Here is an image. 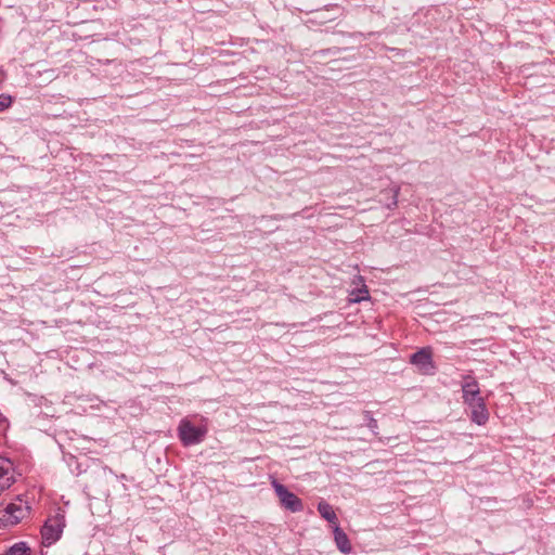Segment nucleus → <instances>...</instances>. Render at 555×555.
I'll return each instance as SVG.
<instances>
[{
    "mask_svg": "<svg viewBox=\"0 0 555 555\" xmlns=\"http://www.w3.org/2000/svg\"><path fill=\"white\" fill-rule=\"evenodd\" d=\"M367 426L370 427V429H371L373 433H375V430H376V429H377V427H378V426H377V421H376L375 418H373V417H371V416H370V417H369V424H367Z\"/></svg>",
    "mask_w": 555,
    "mask_h": 555,
    "instance_id": "14",
    "label": "nucleus"
},
{
    "mask_svg": "<svg viewBox=\"0 0 555 555\" xmlns=\"http://www.w3.org/2000/svg\"><path fill=\"white\" fill-rule=\"evenodd\" d=\"M360 283H363L362 276H357ZM350 301L352 302H360L362 300L369 299V291L364 284L360 288L353 289L350 293Z\"/></svg>",
    "mask_w": 555,
    "mask_h": 555,
    "instance_id": "11",
    "label": "nucleus"
},
{
    "mask_svg": "<svg viewBox=\"0 0 555 555\" xmlns=\"http://www.w3.org/2000/svg\"><path fill=\"white\" fill-rule=\"evenodd\" d=\"M462 398L463 402L468 405L470 403L476 402L477 400H482L483 398L480 396V388L478 382L473 376H465L462 383Z\"/></svg>",
    "mask_w": 555,
    "mask_h": 555,
    "instance_id": "6",
    "label": "nucleus"
},
{
    "mask_svg": "<svg viewBox=\"0 0 555 555\" xmlns=\"http://www.w3.org/2000/svg\"><path fill=\"white\" fill-rule=\"evenodd\" d=\"M7 555H30V548L25 542H18L8 550Z\"/></svg>",
    "mask_w": 555,
    "mask_h": 555,
    "instance_id": "12",
    "label": "nucleus"
},
{
    "mask_svg": "<svg viewBox=\"0 0 555 555\" xmlns=\"http://www.w3.org/2000/svg\"><path fill=\"white\" fill-rule=\"evenodd\" d=\"M470 410V420L475 424L482 426L485 425L489 420V412L486 406L485 399L477 400L474 403H470L467 405Z\"/></svg>",
    "mask_w": 555,
    "mask_h": 555,
    "instance_id": "8",
    "label": "nucleus"
},
{
    "mask_svg": "<svg viewBox=\"0 0 555 555\" xmlns=\"http://www.w3.org/2000/svg\"><path fill=\"white\" fill-rule=\"evenodd\" d=\"M12 104V98L10 95H0V112L7 109Z\"/></svg>",
    "mask_w": 555,
    "mask_h": 555,
    "instance_id": "13",
    "label": "nucleus"
},
{
    "mask_svg": "<svg viewBox=\"0 0 555 555\" xmlns=\"http://www.w3.org/2000/svg\"><path fill=\"white\" fill-rule=\"evenodd\" d=\"M64 521L61 517H53L46 521L41 529L42 541L46 545L56 542L63 531Z\"/></svg>",
    "mask_w": 555,
    "mask_h": 555,
    "instance_id": "5",
    "label": "nucleus"
},
{
    "mask_svg": "<svg viewBox=\"0 0 555 555\" xmlns=\"http://www.w3.org/2000/svg\"><path fill=\"white\" fill-rule=\"evenodd\" d=\"M333 533L337 548L345 555L350 554L352 552L350 540L344 530L339 527V525H335L333 527Z\"/></svg>",
    "mask_w": 555,
    "mask_h": 555,
    "instance_id": "9",
    "label": "nucleus"
},
{
    "mask_svg": "<svg viewBox=\"0 0 555 555\" xmlns=\"http://www.w3.org/2000/svg\"><path fill=\"white\" fill-rule=\"evenodd\" d=\"M410 363L423 375H434L436 366L433 361V352L429 347H424L410 357Z\"/></svg>",
    "mask_w": 555,
    "mask_h": 555,
    "instance_id": "4",
    "label": "nucleus"
},
{
    "mask_svg": "<svg viewBox=\"0 0 555 555\" xmlns=\"http://www.w3.org/2000/svg\"><path fill=\"white\" fill-rule=\"evenodd\" d=\"M178 434L184 446H192L205 439L206 429L193 425L189 420H182L178 427Z\"/></svg>",
    "mask_w": 555,
    "mask_h": 555,
    "instance_id": "2",
    "label": "nucleus"
},
{
    "mask_svg": "<svg viewBox=\"0 0 555 555\" xmlns=\"http://www.w3.org/2000/svg\"><path fill=\"white\" fill-rule=\"evenodd\" d=\"M30 506L27 501L17 498L5 507L0 508V527L14 526L29 515Z\"/></svg>",
    "mask_w": 555,
    "mask_h": 555,
    "instance_id": "1",
    "label": "nucleus"
},
{
    "mask_svg": "<svg viewBox=\"0 0 555 555\" xmlns=\"http://www.w3.org/2000/svg\"><path fill=\"white\" fill-rule=\"evenodd\" d=\"M318 512L325 520H327L330 524H332L333 527L335 525H338V518L336 516V513L333 509L332 505H330L327 502H325V501L319 502Z\"/></svg>",
    "mask_w": 555,
    "mask_h": 555,
    "instance_id": "10",
    "label": "nucleus"
},
{
    "mask_svg": "<svg viewBox=\"0 0 555 555\" xmlns=\"http://www.w3.org/2000/svg\"><path fill=\"white\" fill-rule=\"evenodd\" d=\"M398 193H399V190H395L393 192V202H392V205L396 206L397 205V197H398Z\"/></svg>",
    "mask_w": 555,
    "mask_h": 555,
    "instance_id": "15",
    "label": "nucleus"
},
{
    "mask_svg": "<svg viewBox=\"0 0 555 555\" xmlns=\"http://www.w3.org/2000/svg\"><path fill=\"white\" fill-rule=\"evenodd\" d=\"M15 469L13 463L0 457V495L15 482Z\"/></svg>",
    "mask_w": 555,
    "mask_h": 555,
    "instance_id": "7",
    "label": "nucleus"
},
{
    "mask_svg": "<svg viewBox=\"0 0 555 555\" xmlns=\"http://www.w3.org/2000/svg\"><path fill=\"white\" fill-rule=\"evenodd\" d=\"M271 485H272V487L280 500V503L283 507H285L286 509H288L293 513L302 511L304 504H302L301 500L296 494L288 491V489L284 485L278 482L275 479L272 480Z\"/></svg>",
    "mask_w": 555,
    "mask_h": 555,
    "instance_id": "3",
    "label": "nucleus"
}]
</instances>
